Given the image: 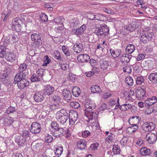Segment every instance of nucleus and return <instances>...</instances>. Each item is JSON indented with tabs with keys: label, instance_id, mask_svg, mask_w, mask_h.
Wrapping results in <instances>:
<instances>
[{
	"label": "nucleus",
	"instance_id": "1",
	"mask_svg": "<svg viewBox=\"0 0 157 157\" xmlns=\"http://www.w3.org/2000/svg\"><path fill=\"white\" fill-rule=\"evenodd\" d=\"M56 119L62 125H64L63 127L67 123V121L68 119V116L67 111L64 109H62L58 111L56 113Z\"/></svg>",
	"mask_w": 157,
	"mask_h": 157
},
{
	"label": "nucleus",
	"instance_id": "2",
	"mask_svg": "<svg viewBox=\"0 0 157 157\" xmlns=\"http://www.w3.org/2000/svg\"><path fill=\"white\" fill-rule=\"evenodd\" d=\"M109 29L106 27V25H101L99 27H97L94 31V33L98 37L104 38L108 34Z\"/></svg>",
	"mask_w": 157,
	"mask_h": 157
},
{
	"label": "nucleus",
	"instance_id": "3",
	"mask_svg": "<svg viewBox=\"0 0 157 157\" xmlns=\"http://www.w3.org/2000/svg\"><path fill=\"white\" fill-rule=\"evenodd\" d=\"M29 129L33 134H38L40 132L41 129V125L38 122H33L29 127Z\"/></svg>",
	"mask_w": 157,
	"mask_h": 157
},
{
	"label": "nucleus",
	"instance_id": "4",
	"mask_svg": "<svg viewBox=\"0 0 157 157\" xmlns=\"http://www.w3.org/2000/svg\"><path fill=\"white\" fill-rule=\"evenodd\" d=\"M98 114V112L95 111H92L85 110L84 114L89 120H91L97 118Z\"/></svg>",
	"mask_w": 157,
	"mask_h": 157
},
{
	"label": "nucleus",
	"instance_id": "5",
	"mask_svg": "<svg viewBox=\"0 0 157 157\" xmlns=\"http://www.w3.org/2000/svg\"><path fill=\"white\" fill-rule=\"evenodd\" d=\"M86 26L85 25H83L80 27L76 29H73L71 31L72 34L77 35L79 37L82 35L86 29Z\"/></svg>",
	"mask_w": 157,
	"mask_h": 157
},
{
	"label": "nucleus",
	"instance_id": "6",
	"mask_svg": "<svg viewBox=\"0 0 157 157\" xmlns=\"http://www.w3.org/2000/svg\"><path fill=\"white\" fill-rule=\"evenodd\" d=\"M69 124L70 125H73L78 119V114L77 112L71 111L69 113Z\"/></svg>",
	"mask_w": 157,
	"mask_h": 157
},
{
	"label": "nucleus",
	"instance_id": "7",
	"mask_svg": "<svg viewBox=\"0 0 157 157\" xmlns=\"http://www.w3.org/2000/svg\"><path fill=\"white\" fill-rule=\"evenodd\" d=\"M155 128V125L152 122H146L142 125V129L145 132H147L153 130Z\"/></svg>",
	"mask_w": 157,
	"mask_h": 157
},
{
	"label": "nucleus",
	"instance_id": "8",
	"mask_svg": "<svg viewBox=\"0 0 157 157\" xmlns=\"http://www.w3.org/2000/svg\"><path fill=\"white\" fill-rule=\"evenodd\" d=\"M100 67L102 70H105L108 71L111 70V67L109 64V62L104 59H101L99 61Z\"/></svg>",
	"mask_w": 157,
	"mask_h": 157
},
{
	"label": "nucleus",
	"instance_id": "9",
	"mask_svg": "<svg viewBox=\"0 0 157 157\" xmlns=\"http://www.w3.org/2000/svg\"><path fill=\"white\" fill-rule=\"evenodd\" d=\"M31 40L33 41L36 46H38L42 44L41 40L39 35L34 33L31 35Z\"/></svg>",
	"mask_w": 157,
	"mask_h": 157
},
{
	"label": "nucleus",
	"instance_id": "10",
	"mask_svg": "<svg viewBox=\"0 0 157 157\" xmlns=\"http://www.w3.org/2000/svg\"><path fill=\"white\" fill-rule=\"evenodd\" d=\"M19 35H16L15 34H13L10 36L7 37L6 40L5 41V43L7 44L15 43L18 40Z\"/></svg>",
	"mask_w": 157,
	"mask_h": 157
},
{
	"label": "nucleus",
	"instance_id": "11",
	"mask_svg": "<svg viewBox=\"0 0 157 157\" xmlns=\"http://www.w3.org/2000/svg\"><path fill=\"white\" fill-rule=\"evenodd\" d=\"M135 92L137 98L140 100H142L146 97L145 90L143 89L138 88L136 89Z\"/></svg>",
	"mask_w": 157,
	"mask_h": 157
},
{
	"label": "nucleus",
	"instance_id": "12",
	"mask_svg": "<svg viewBox=\"0 0 157 157\" xmlns=\"http://www.w3.org/2000/svg\"><path fill=\"white\" fill-rule=\"evenodd\" d=\"M55 90L54 88L50 85H46L44 87L43 92L45 95L49 96L51 95Z\"/></svg>",
	"mask_w": 157,
	"mask_h": 157
},
{
	"label": "nucleus",
	"instance_id": "13",
	"mask_svg": "<svg viewBox=\"0 0 157 157\" xmlns=\"http://www.w3.org/2000/svg\"><path fill=\"white\" fill-rule=\"evenodd\" d=\"M146 138L149 143L152 144L155 143L157 139V136L155 134L150 132L147 135Z\"/></svg>",
	"mask_w": 157,
	"mask_h": 157
},
{
	"label": "nucleus",
	"instance_id": "14",
	"mask_svg": "<svg viewBox=\"0 0 157 157\" xmlns=\"http://www.w3.org/2000/svg\"><path fill=\"white\" fill-rule=\"evenodd\" d=\"M78 61L79 63L87 62L90 59L89 55L86 54H80L77 57Z\"/></svg>",
	"mask_w": 157,
	"mask_h": 157
},
{
	"label": "nucleus",
	"instance_id": "15",
	"mask_svg": "<svg viewBox=\"0 0 157 157\" xmlns=\"http://www.w3.org/2000/svg\"><path fill=\"white\" fill-rule=\"evenodd\" d=\"M85 105L86 108L85 110H90V111H92L95 107V103L90 100L86 101Z\"/></svg>",
	"mask_w": 157,
	"mask_h": 157
},
{
	"label": "nucleus",
	"instance_id": "16",
	"mask_svg": "<svg viewBox=\"0 0 157 157\" xmlns=\"http://www.w3.org/2000/svg\"><path fill=\"white\" fill-rule=\"evenodd\" d=\"M21 20L19 18H16L13 19V21L12 23V25L14 29H15L17 32H19L21 30L20 24V23Z\"/></svg>",
	"mask_w": 157,
	"mask_h": 157
},
{
	"label": "nucleus",
	"instance_id": "17",
	"mask_svg": "<svg viewBox=\"0 0 157 157\" xmlns=\"http://www.w3.org/2000/svg\"><path fill=\"white\" fill-rule=\"evenodd\" d=\"M132 56L128 54L124 53L120 57V61L122 64H125V63H127L129 62Z\"/></svg>",
	"mask_w": 157,
	"mask_h": 157
},
{
	"label": "nucleus",
	"instance_id": "18",
	"mask_svg": "<svg viewBox=\"0 0 157 157\" xmlns=\"http://www.w3.org/2000/svg\"><path fill=\"white\" fill-rule=\"evenodd\" d=\"M140 26V24L137 22H134L132 24H129L126 27V29L132 32L137 29Z\"/></svg>",
	"mask_w": 157,
	"mask_h": 157
},
{
	"label": "nucleus",
	"instance_id": "19",
	"mask_svg": "<svg viewBox=\"0 0 157 157\" xmlns=\"http://www.w3.org/2000/svg\"><path fill=\"white\" fill-rule=\"evenodd\" d=\"M26 75L24 73L20 72L18 73L15 76L14 79V83L16 84L19 81L25 80Z\"/></svg>",
	"mask_w": 157,
	"mask_h": 157
},
{
	"label": "nucleus",
	"instance_id": "20",
	"mask_svg": "<svg viewBox=\"0 0 157 157\" xmlns=\"http://www.w3.org/2000/svg\"><path fill=\"white\" fill-rule=\"evenodd\" d=\"M5 59L7 60L13 62L16 59V55L13 52H9L4 54V57Z\"/></svg>",
	"mask_w": 157,
	"mask_h": 157
},
{
	"label": "nucleus",
	"instance_id": "21",
	"mask_svg": "<svg viewBox=\"0 0 157 157\" xmlns=\"http://www.w3.org/2000/svg\"><path fill=\"white\" fill-rule=\"evenodd\" d=\"M152 35L150 34H144L141 36L140 38V41L144 43H147L151 40Z\"/></svg>",
	"mask_w": 157,
	"mask_h": 157
},
{
	"label": "nucleus",
	"instance_id": "22",
	"mask_svg": "<svg viewBox=\"0 0 157 157\" xmlns=\"http://www.w3.org/2000/svg\"><path fill=\"white\" fill-rule=\"evenodd\" d=\"M63 94L65 100L68 102L71 100V94L68 89H63Z\"/></svg>",
	"mask_w": 157,
	"mask_h": 157
},
{
	"label": "nucleus",
	"instance_id": "23",
	"mask_svg": "<svg viewBox=\"0 0 157 157\" xmlns=\"http://www.w3.org/2000/svg\"><path fill=\"white\" fill-rule=\"evenodd\" d=\"M15 142L19 146H23L26 142V140L20 136L17 135L15 138Z\"/></svg>",
	"mask_w": 157,
	"mask_h": 157
},
{
	"label": "nucleus",
	"instance_id": "24",
	"mask_svg": "<svg viewBox=\"0 0 157 157\" xmlns=\"http://www.w3.org/2000/svg\"><path fill=\"white\" fill-rule=\"evenodd\" d=\"M18 88L20 89H24L29 84V82L25 80H23L21 81H19L16 83Z\"/></svg>",
	"mask_w": 157,
	"mask_h": 157
},
{
	"label": "nucleus",
	"instance_id": "25",
	"mask_svg": "<svg viewBox=\"0 0 157 157\" xmlns=\"http://www.w3.org/2000/svg\"><path fill=\"white\" fill-rule=\"evenodd\" d=\"M157 100V98L155 96L149 98L145 101L144 105L147 107L152 105L156 102Z\"/></svg>",
	"mask_w": 157,
	"mask_h": 157
},
{
	"label": "nucleus",
	"instance_id": "26",
	"mask_svg": "<svg viewBox=\"0 0 157 157\" xmlns=\"http://www.w3.org/2000/svg\"><path fill=\"white\" fill-rule=\"evenodd\" d=\"M83 49L82 44L80 43L75 44L73 47V50L77 53H80L82 51Z\"/></svg>",
	"mask_w": 157,
	"mask_h": 157
},
{
	"label": "nucleus",
	"instance_id": "27",
	"mask_svg": "<svg viewBox=\"0 0 157 157\" xmlns=\"http://www.w3.org/2000/svg\"><path fill=\"white\" fill-rule=\"evenodd\" d=\"M130 93L131 94H129L128 92H126L124 94L123 98L126 102L132 100V96L133 95L134 93L133 91H131V90H130Z\"/></svg>",
	"mask_w": 157,
	"mask_h": 157
},
{
	"label": "nucleus",
	"instance_id": "28",
	"mask_svg": "<svg viewBox=\"0 0 157 157\" xmlns=\"http://www.w3.org/2000/svg\"><path fill=\"white\" fill-rule=\"evenodd\" d=\"M64 132V129L62 128H59L55 130L52 133L54 136L59 137L63 136Z\"/></svg>",
	"mask_w": 157,
	"mask_h": 157
},
{
	"label": "nucleus",
	"instance_id": "29",
	"mask_svg": "<svg viewBox=\"0 0 157 157\" xmlns=\"http://www.w3.org/2000/svg\"><path fill=\"white\" fill-rule=\"evenodd\" d=\"M140 120V118L137 116H134L131 117L128 120V122L130 124L133 123L137 125Z\"/></svg>",
	"mask_w": 157,
	"mask_h": 157
},
{
	"label": "nucleus",
	"instance_id": "30",
	"mask_svg": "<svg viewBox=\"0 0 157 157\" xmlns=\"http://www.w3.org/2000/svg\"><path fill=\"white\" fill-rule=\"evenodd\" d=\"M34 99L36 102L42 101L44 99V97L41 93L36 92L33 96Z\"/></svg>",
	"mask_w": 157,
	"mask_h": 157
},
{
	"label": "nucleus",
	"instance_id": "31",
	"mask_svg": "<svg viewBox=\"0 0 157 157\" xmlns=\"http://www.w3.org/2000/svg\"><path fill=\"white\" fill-rule=\"evenodd\" d=\"M86 145V143L85 140L82 139L79 140L77 143V147L81 150L84 149Z\"/></svg>",
	"mask_w": 157,
	"mask_h": 157
},
{
	"label": "nucleus",
	"instance_id": "32",
	"mask_svg": "<svg viewBox=\"0 0 157 157\" xmlns=\"http://www.w3.org/2000/svg\"><path fill=\"white\" fill-rule=\"evenodd\" d=\"M10 69L8 68L1 72L0 73V79L6 78L10 73Z\"/></svg>",
	"mask_w": 157,
	"mask_h": 157
},
{
	"label": "nucleus",
	"instance_id": "33",
	"mask_svg": "<svg viewBox=\"0 0 157 157\" xmlns=\"http://www.w3.org/2000/svg\"><path fill=\"white\" fill-rule=\"evenodd\" d=\"M109 51L112 56L114 58L118 57L121 53V51L120 49L114 50L110 49Z\"/></svg>",
	"mask_w": 157,
	"mask_h": 157
},
{
	"label": "nucleus",
	"instance_id": "34",
	"mask_svg": "<svg viewBox=\"0 0 157 157\" xmlns=\"http://www.w3.org/2000/svg\"><path fill=\"white\" fill-rule=\"evenodd\" d=\"M130 124L131 126L128 127L127 128V130L129 133L132 134L137 131L138 128V126L136 124H134L133 123Z\"/></svg>",
	"mask_w": 157,
	"mask_h": 157
},
{
	"label": "nucleus",
	"instance_id": "35",
	"mask_svg": "<svg viewBox=\"0 0 157 157\" xmlns=\"http://www.w3.org/2000/svg\"><path fill=\"white\" fill-rule=\"evenodd\" d=\"M119 100L120 99L118 98L117 99V102L116 103V100H114L113 99H111L110 100V101L109 103V105L110 106H113L116 104V105L114 108L115 109H118L119 106H120V103H119Z\"/></svg>",
	"mask_w": 157,
	"mask_h": 157
},
{
	"label": "nucleus",
	"instance_id": "36",
	"mask_svg": "<svg viewBox=\"0 0 157 157\" xmlns=\"http://www.w3.org/2000/svg\"><path fill=\"white\" fill-rule=\"evenodd\" d=\"M148 78L151 82L154 83H157V73H152L150 74Z\"/></svg>",
	"mask_w": 157,
	"mask_h": 157
},
{
	"label": "nucleus",
	"instance_id": "37",
	"mask_svg": "<svg viewBox=\"0 0 157 157\" xmlns=\"http://www.w3.org/2000/svg\"><path fill=\"white\" fill-rule=\"evenodd\" d=\"M132 107L131 104L125 103L121 105L119 109L122 111H125L128 110Z\"/></svg>",
	"mask_w": 157,
	"mask_h": 157
},
{
	"label": "nucleus",
	"instance_id": "38",
	"mask_svg": "<svg viewBox=\"0 0 157 157\" xmlns=\"http://www.w3.org/2000/svg\"><path fill=\"white\" fill-rule=\"evenodd\" d=\"M135 47L134 45L129 44L126 48V52L128 54H132L135 50Z\"/></svg>",
	"mask_w": 157,
	"mask_h": 157
},
{
	"label": "nucleus",
	"instance_id": "39",
	"mask_svg": "<svg viewBox=\"0 0 157 157\" xmlns=\"http://www.w3.org/2000/svg\"><path fill=\"white\" fill-rule=\"evenodd\" d=\"M140 153L143 155H149L151 153V151L149 149L143 147L140 150Z\"/></svg>",
	"mask_w": 157,
	"mask_h": 157
},
{
	"label": "nucleus",
	"instance_id": "40",
	"mask_svg": "<svg viewBox=\"0 0 157 157\" xmlns=\"http://www.w3.org/2000/svg\"><path fill=\"white\" fill-rule=\"evenodd\" d=\"M72 92L73 95L75 97L78 96L81 93L80 89L76 86L73 88L72 90Z\"/></svg>",
	"mask_w": 157,
	"mask_h": 157
},
{
	"label": "nucleus",
	"instance_id": "41",
	"mask_svg": "<svg viewBox=\"0 0 157 157\" xmlns=\"http://www.w3.org/2000/svg\"><path fill=\"white\" fill-rule=\"evenodd\" d=\"M60 94V93L58 92L55 93L52 95V99L55 102L60 103L61 100L59 96Z\"/></svg>",
	"mask_w": 157,
	"mask_h": 157
},
{
	"label": "nucleus",
	"instance_id": "42",
	"mask_svg": "<svg viewBox=\"0 0 157 157\" xmlns=\"http://www.w3.org/2000/svg\"><path fill=\"white\" fill-rule=\"evenodd\" d=\"M13 119L9 116H6L4 119V123L7 125H10L13 121Z\"/></svg>",
	"mask_w": 157,
	"mask_h": 157
},
{
	"label": "nucleus",
	"instance_id": "43",
	"mask_svg": "<svg viewBox=\"0 0 157 157\" xmlns=\"http://www.w3.org/2000/svg\"><path fill=\"white\" fill-rule=\"evenodd\" d=\"M91 92L93 93H99L101 92L100 87L97 85H93L91 88Z\"/></svg>",
	"mask_w": 157,
	"mask_h": 157
},
{
	"label": "nucleus",
	"instance_id": "44",
	"mask_svg": "<svg viewBox=\"0 0 157 157\" xmlns=\"http://www.w3.org/2000/svg\"><path fill=\"white\" fill-rule=\"evenodd\" d=\"M63 147L62 146H59L56 148L55 153L56 156H59L63 151Z\"/></svg>",
	"mask_w": 157,
	"mask_h": 157
},
{
	"label": "nucleus",
	"instance_id": "45",
	"mask_svg": "<svg viewBox=\"0 0 157 157\" xmlns=\"http://www.w3.org/2000/svg\"><path fill=\"white\" fill-rule=\"evenodd\" d=\"M125 81L127 84L130 86H132L133 84V79L130 76H127L125 78Z\"/></svg>",
	"mask_w": 157,
	"mask_h": 157
},
{
	"label": "nucleus",
	"instance_id": "46",
	"mask_svg": "<svg viewBox=\"0 0 157 157\" xmlns=\"http://www.w3.org/2000/svg\"><path fill=\"white\" fill-rule=\"evenodd\" d=\"M62 49L65 55L67 56H70L71 52L69 51V48L65 45L62 46Z\"/></svg>",
	"mask_w": 157,
	"mask_h": 157
},
{
	"label": "nucleus",
	"instance_id": "47",
	"mask_svg": "<svg viewBox=\"0 0 157 157\" xmlns=\"http://www.w3.org/2000/svg\"><path fill=\"white\" fill-rule=\"evenodd\" d=\"M112 150L114 154H118L120 152V148L117 145H113Z\"/></svg>",
	"mask_w": 157,
	"mask_h": 157
},
{
	"label": "nucleus",
	"instance_id": "48",
	"mask_svg": "<svg viewBox=\"0 0 157 157\" xmlns=\"http://www.w3.org/2000/svg\"><path fill=\"white\" fill-rule=\"evenodd\" d=\"M6 45H0V57H4V54L5 51L6 49Z\"/></svg>",
	"mask_w": 157,
	"mask_h": 157
},
{
	"label": "nucleus",
	"instance_id": "49",
	"mask_svg": "<svg viewBox=\"0 0 157 157\" xmlns=\"http://www.w3.org/2000/svg\"><path fill=\"white\" fill-rule=\"evenodd\" d=\"M114 137L115 136L113 134L111 133H109V135L105 139L106 141L109 144L113 142Z\"/></svg>",
	"mask_w": 157,
	"mask_h": 157
},
{
	"label": "nucleus",
	"instance_id": "50",
	"mask_svg": "<svg viewBox=\"0 0 157 157\" xmlns=\"http://www.w3.org/2000/svg\"><path fill=\"white\" fill-rule=\"evenodd\" d=\"M42 78L37 75L34 74L31 78V80L33 82L40 81Z\"/></svg>",
	"mask_w": 157,
	"mask_h": 157
},
{
	"label": "nucleus",
	"instance_id": "51",
	"mask_svg": "<svg viewBox=\"0 0 157 157\" xmlns=\"http://www.w3.org/2000/svg\"><path fill=\"white\" fill-rule=\"evenodd\" d=\"M53 140L52 136L49 134H47L45 136V142L47 143H50Z\"/></svg>",
	"mask_w": 157,
	"mask_h": 157
},
{
	"label": "nucleus",
	"instance_id": "52",
	"mask_svg": "<svg viewBox=\"0 0 157 157\" xmlns=\"http://www.w3.org/2000/svg\"><path fill=\"white\" fill-rule=\"evenodd\" d=\"M43 66H47V65L51 62V60L47 56H45L43 58Z\"/></svg>",
	"mask_w": 157,
	"mask_h": 157
},
{
	"label": "nucleus",
	"instance_id": "53",
	"mask_svg": "<svg viewBox=\"0 0 157 157\" xmlns=\"http://www.w3.org/2000/svg\"><path fill=\"white\" fill-rule=\"evenodd\" d=\"M104 17V16L101 14L95 13L94 20L101 21L103 20Z\"/></svg>",
	"mask_w": 157,
	"mask_h": 157
},
{
	"label": "nucleus",
	"instance_id": "54",
	"mask_svg": "<svg viewBox=\"0 0 157 157\" xmlns=\"http://www.w3.org/2000/svg\"><path fill=\"white\" fill-rule=\"evenodd\" d=\"M21 135L22 137L26 140L29 136V132L26 130H24L22 132Z\"/></svg>",
	"mask_w": 157,
	"mask_h": 157
},
{
	"label": "nucleus",
	"instance_id": "55",
	"mask_svg": "<svg viewBox=\"0 0 157 157\" xmlns=\"http://www.w3.org/2000/svg\"><path fill=\"white\" fill-rule=\"evenodd\" d=\"M144 79L143 76L137 77L136 79V83L137 85H140L144 82Z\"/></svg>",
	"mask_w": 157,
	"mask_h": 157
},
{
	"label": "nucleus",
	"instance_id": "56",
	"mask_svg": "<svg viewBox=\"0 0 157 157\" xmlns=\"http://www.w3.org/2000/svg\"><path fill=\"white\" fill-rule=\"evenodd\" d=\"M28 65L25 63H23L21 64L19 67V70L20 71L22 72L24 71L27 67Z\"/></svg>",
	"mask_w": 157,
	"mask_h": 157
},
{
	"label": "nucleus",
	"instance_id": "57",
	"mask_svg": "<svg viewBox=\"0 0 157 157\" xmlns=\"http://www.w3.org/2000/svg\"><path fill=\"white\" fill-rule=\"evenodd\" d=\"M40 18L43 21L46 22L48 21V16L44 13H41L40 15Z\"/></svg>",
	"mask_w": 157,
	"mask_h": 157
},
{
	"label": "nucleus",
	"instance_id": "58",
	"mask_svg": "<svg viewBox=\"0 0 157 157\" xmlns=\"http://www.w3.org/2000/svg\"><path fill=\"white\" fill-rule=\"evenodd\" d=\"M79 21L78 19H74L73 20L71 25V26L73 27L74 28L76 27L78 24H79Z\"/></svg>",
	"mask_w": 157,
	"mask_h": 157
},
{
	"label": "nucleus",
	"instance_id": "59",
	"mask_svg": "<svg viewBox=\"0 0 157 157\" xmlns=\"http://www.w3.org/2000/svg\"><path fill=\"white\" fill-rule=\"evenodd\" d=\"M112 94V92L111 91L108 90L106 93L104 94L102 96V98L105 99H106L109 97H110Z\"/></svg>",
	"mask_w": 157,
	"mask_h": 157
},
{
	"label": "nucleus",
	"instance_id": "60",
	"mask_svg": "<svg viewBox=\"0 0 157 157\" xmlns=\"http://www.w3.org/2000/svg\"><path fill=\"white\" fill-rule=\"evenodd\" d=\"M70 105L73 108L78 109L80 107V105L78 102L75 101L71 102L70 103Z\"/></svg>",
	"mask_w": 157,
	"mask_h": 157
},
{
	"label": "nucleus",
	"instance_id": "61",
	"mask_svg": "<svg viewBox=\"0 0 157 157\" xmlns=\"http://www.w3.org/2000/svg\"><path fill=\"white\" fill-rule=\"evenodd\" d=\"M16 111V109L15 107L10 106L6 110V112L8 114H9L11 113H13Z\"/></svg>",
	"mask_w": 157,
	"mask_h": 157
},
{
	"label": "nucleus",
	"instance_id": "62",
	"mask_svg": "<svg viewBox=\"0 0 157 157\" xmlns=\"http://www.w3.org/2000/svg\"><path fill=\"white\" fill-rule=\"evenodd\" d=\"M128 140V139L127 137H123L120 141V143L121 145L124 146L126 145L127 144Z\"/></svg>",
	"mask_w": 157,
	"mask_h": 157
},
{
	"label": "nucleus",
	"instance_id": "63",
	"mask_svg": "<svg viewBox=\"0 0 157 157\" xmlns=\"http://www.w3.org/2000/svg\"><path fill=\"white\" fill-rule=\"evenodd\" d=\"M51 126L52 128L54 129L55 130L59 128V125L55 121H52Z\"/></svg>",
	"mask_w": 157,
	"mask_h": 157
},
{
	"label": "nucleus",
	"instance_id": "64",
	"mask_svg": "<svg viewBox=\"0 0 157 157\" xmlns=\"http://www.w3.org/2000/svg\"><path fill=\"white\" fill-rule=\"evenodd\" d=\"M44 70L42 68H40L36 72V75L39 76L41 78L44 75Z\"/></svg>",
	"mask_w": 157,
	"mask_h": 157
}]
</instances>
